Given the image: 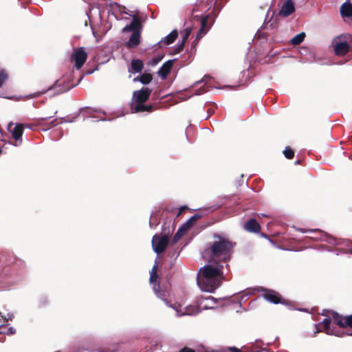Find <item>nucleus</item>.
Listing matches in <instances>:
<instances>
[{
    "label": "nucleus",
    "mask_w": 352,
    "mask_h": 352,
    "mask_svg": "<svg viewBox=\"0 0 352 352\" xmlns=\"http://www.w3.org/2000/svg\"><path fill=\"white\" fill-rule=\"evenodd\" d=\"M123 32H132V34L126 43L128 47L138 46L140 41V21L137 16H133L132 22L122 29Z\"/></svg>",
    "instance_id": "39448f33"
},
{
    "label": "nucleus",
    "mask_w": 352,
    "mask_h": 352,
    "mask_svg": "<svg viewBox=\"0 0 352 352\" xmlns=\"http://www.w3.org/2000/svg\"><path fill=\"white\" fill-rule=\"evenodd\" d=\"M283 154L285 157L287 159H292L294 156V153L292 148L289 147H286L283 151Z\"/></svg>",
    "instance_id": "bb28decb"
},
{
    "label": "nucleus",
    "mask_w": 352,
    "mask_h": 352,
    "mask_svg": "<svg viewBox=\"0 0 352 352\" xmlns=\"http://www.w3.org/2000/svg\"><path fill=\"white\" fill-rule=\"evenodd\" d=\"M340 13L343 17H349L352 16V5L351 3H344L340 8Z\"/></svg>",
    "instance_id": "4be33fe9"
},
{
    "label": "nucleus",
    "mask_w": 352,
    "mask_h": 352,
    "mask_svg": "<svg viewBox=\"0 0 352 352\" xmlns=\"http://www.w3.org/2000/svg\"><path fill=\"white\" fill-rule=\"evenodd\" d=\"M151 94V90L147 87H143L140 90L135 91L133 94L131 112L138 113L151 111L152 106L144 104L148 99Z\"/></svg>",
    "instance_id": "20e7f679"
},
{
    "label": "nucleus",
    "mask_w": 352,
    "mask_h": 352,
    "mask_svg": "<svg viewBox=\"0 0 352 352\" xmlns=\"http://www.w3.org/2000/svg\"><path fill=\"white\" fill-rule=\"evenodd\" d=\"M206 91L202 89H200L199 90H198L197 92H196V95H201V94L204 93Z\"/></svg>",
    "instance_id": "ea45409f"
},
{
    "label": "nucleus",
    "mask_w": 352,
    "mask_h": 352,
    "mask_svg": "<svg viewBox=\"0 0 352 352\" xmlns=\"http://www.w3.org/2000/svg\"><path fill=\"white\" fill-rule=\"evenodd\" d=\"M184 43H183V42L182 41L180 45L175 46V47L174 49V51L175 52V53H179V52H181L184 47Z\"/></svg>",
    "instance_id": "4c0bfd02"
},
{
    "label": "nucleus",
    "mask_w": 352,
    "mask_h": 352,
    "mask_svg": "<svg viewBox=\"0 0 352 352\" xmlns=\"http://www.w3.org/2000/svg\"><path fill=\"white\" fill-rule=\"evenodd\" d=\"M56 121V119H54L50 124H49L48 128L52 127V126H54V122Z\"/></svg>",
    "instance_id": "79ce46f5"
},
{
    "label": "nucleus",
    "mask_w": 352,
    "mask_h": 352,
    "mask_svg": "<svg viewBox=\"0 0 352 352\" xmlns=\"http://www.w3.org/2000/svg\"><path fill=\"white\" fill-rule=\"evenodd\" d=\"M295 11L294 3L292 0L285 1L280 10L279 14L283 16H287Z\"/></svg>",
    "instance_id": "9b49d317"
},
{
    "label": "nucleus",
    "mask_w": 352,
    "mask_h": 352,
    "mask_svg": "<svg viewBox=\"0 0 352 352\" xmlns=\"http://www.w3.org/2000/svg\"><path fill=\"white\" fill-rule=\"evenodd\" d=\"M318 232L320 234V236L316 237V239H320L321 241H325L329 244H332L334 245H340L344 243H348V241H342V242L338 241L336 238L328 235L327 233L322 232L319 230Z\"/></svg>",
    "instance_id": "f8f14e48"
},
{
    "label": "nucleus",
    "mask_w": 352,
    "mask_h": 352,
    "mask_svg": "<svg viewBox=\"0 0 352 352\" xmlns=\"http://www.w3.org/2000/svg\"><path fill=\"white\" fill-rule=\"evenodd\" d=\"M350 253H351V254H352V249L350 250Z\"/></svg>",
    "instance_id": "09e8293b"
},
{
    "label": "nucleus",
    "mask_w": 352,
    "mask_h": 352,
    "mask_svg": "<svg viewBox=\"0 0 352 352\" xmlns=\"http://www.w3.org/2000/svg\"><path fill=\"white\" fill-rule=\"evenodd\" d=\"M82 79V77H81L79 79V80L78 81L76 85L81 81ZM75 86H76V85H75ZM74 87V85L67 86L66 87H61L60 84L58 82V80H56V81H55L54 85L50 86L47 89L43 90V91H38V92H36V93H34L32 95H31V97L32 98L38 97L41 95L44 94L46 92L50 91L52 90H56V94H62V93H63V92H65L66 91L69 90L71 88H72Z\"/></svg>",
    "instance_id": "1a4fd4ad"
},
{
    "label": "nucleus",
    "mask_w": 352,
    "mask_h": 352,
    "mask_svg": "<svg viewBox=\"0 0 352 352\" xmlns=\"http://www.w3.org/2000/svg\"><path fill=\"white\" fill-rule=\"evenodd\" d=\"M87 58V53L83 47L75 49L71 56V59L74 62V66L76 69H80L82 67Z\"/></svg>",
    "instance_id": "0eeeda50"
},
{
    "label": "nucleus",
    "mask_w": 352,
    "mask_h": 352,
    "mask_svg": "<svg viewBox=\"0 0 352 352\" xmlns=\"http://www.w3.org/2000/svg\"><path fill=\"white\" fill-rule=\"evenodd\" d=\"M223 265L211 263L201 267L197 273V283L203 292L212 293L221 285L224 276Z\"/></svg>",
    "instance_id": "f257e3e1"
},
{
    "label": "nucleus",
    "mask_w": 352,
    "mask_h": 352,
    "mask_svg": "<svg viewBox=\"0 0 352 352\" xmlns=\"http://www.w3.org/2000/svg\"><path fill=\"white\" fill-rule=\"evenodd\" d=\"M164 58V56L163 55H157L155 57H154L153 58V65H157L162 60V58Z\"/></svg>",
    "instance_id": "72a5a7b5"
},
{
    "label": "nucleus",
    "mask_w": 352,
    "mask_h": 352,
    "mask_svg": "<svg viewBox=\"0 0 352 352\" xmlns=\"http://www.w3.org/2000/svg\"><path fill=\"white\" fill-rule=\"evenodd\" d=\"M168 243V237L166 235H155L152 239V246L154 252L157 254L163 252Z\"/></svg>",
    "instance_id": "6e6552de"
},
{
    "label": "nucleus",
    "mask_w": 352,
    "mask_h": 352,
    "mask_svg": "<svg viewBox=\"0 0 352 352\" xmlns=\"http://www.w3.org/2000/svg\"><path fill=\"white\" fill-rule=\"evenodd\" d=\"M206 76H204L203 79H201L200 81H197L196 82V84H199V83H201V82H205L206 81Z\"/></svg>",
    "instance_id": "37998d69"
},
{
    "label": "nucleus",
    "mask_w": 352,
    "mask_h": 352,
    "mask_svg": "<svg viewBox=\"0 0 352 352\" xmlns=\"http://www.w3.org/2000/svg\"><path fill=\"white\" fill-rule=\"evenodd\" d=\"M298 231L300 232H302V233H313V232H318V230H305V229H303V228H297L296 229Z\"/></svg>",
    "instance_id": "f704fd0d"
},
{
    "label": "nucleus",
    "mask_w": 352,
    "mask_h": 352,
    "mask_svg": "<svg viewBox=\"0 0 352 352\" xmlns=\"http://www.w3.org/2000/svg\"><path fill=\"white\" fill-rule=\"evenodd\" d=\"M174 60H169L165 62L158 71V74L163 78H166L168 74L170 72L173 65Z\"/></svg>",
    "instance_id": "f3484780"
},
{
    "label": "nucleus",
    "mask_w": 352,
    "mask_h": 352,
    "mask_svg": "<svg viewBox=\"0 0 352 352\" xmlns=\"http://www.w3.org/2000/svg\"><path fill=\"white\" fill-rule=\"evenodd\" d=\"M184 43H183V42L182 41L180 45L175 46V47L174 49V51L175 52V53H179V52H181L184 47Z\"/></svg>",
    "instance_id": "e433bc0d"
},
{
    "label": "nucleus",
    "mask_w": 352,
    "mask_h": 352,
    "mask_svg": "<svg viewBox=\"0 0 352 352\" xmlns=\"http://www.w3.org/2000/svg\"><path fill=\"white\" fill-rule=\"evenodd\" d=\"M0 316L4 318L6 320H12L14 318V314L12 313H8L5 315L2 311H0Z\"/></svg>",
    "instance_id": "c756f323"
},
{
    "label": "nucleus",
    "mask_w": 352,
    "mask_h": 352,
    "mask_svg": "<svg viewBox=\"0 0 352 352\" xmlns=\"http://www.w3.org/2000/svg\"><path fill=\"white\" fill-rule=\"evenodd\" d=\"M184 208H180V211H179V213H177V215H179V214H180V213L182 212V210H183Z\"/></svg>",
    "instance_id": "a18cd8bd"
},
{
    "label": "nucleus",
    "mask_w": 352,
    "mask_h": 352,
    "mask_svg": "<svg viewBox=\"0 0 352 352\" xmlns=\"http://www.w3.org/2000/svg\"><path fill=\"white\" fill-rule=\"evenodd\" d=\"M182 352H195L192 349H184Z\"/></svg>",
    "instance_id": "a19ab883"
},
{
    "label": "nucleus",
    "mask_w": 352,
    "mask_h": 352,
    "mask_svg": "<svg viewBox=\"0 0 352 352\" xmlns=\"http://www.w3.org/2000/svg\"><path fill=\"white\" fill-rule=\"evenodd\" d=\"M3 327V324L0 325V329Z\"/></svg>",
    "instance_id": "de8ad7c7"
},
{
    "label": "nucleus",
    "mask_w": 352,
    "mask_h": 352,
    "mask_svg": "<svg viewBox=\"0 0 352 352\" xmlns=\"http://www.w3.org/2000/svg\"><path fill=\"white\" fill-rule=\"evenodd\" d=\"M94 72V69H93V70H91V69L87 70V71L86 72V74H87V75L91 74Z\"/></svg>",
    "instance_id": "c03bdc74"
},
{
    "label": "nucleus",
    "mask_w": 352,
    "mask_h": 352,
    "mask_svg": "<svg viewBox=\"0 0 352 352\" xmlns=\"http://www.w3.org/2000/svg\"><path fill=\"white\" fill-rule=\"evenodd\" d=\"M208 16L203 17L201 20V28L202 30H206Z\"/></svg>",
    "instance_id": "473e14b6"
},
{
    "label": "nucleus",
    "mask_w": 352,
    "mask_h": 352,
    "mask_svg": "<svg viewBox=\"0 0 352 352\" xmlns=\"http://www.w3.org/2000/svg\"><path fill=\"white\" fill-rule=\"evenodd\" d=\"M16 332V330L14 327H9L8 329H7V331L6 332H4L5 333L8 334V335H12V334H14Z\"/></svg>",
    "instance_id": "58836bf2"
},
{
    "label": "nucleus",
    "mask_w": 352,
    "mask_h": 352,
    "mask_svg": "<svg viewBox=\"0 0 352 352\" xmlns=\"http://www.w3.org/2000/svg\"><path fill=\"white\" fill-rule=\"evenodd\" d=\"M8 78V74L6 73L5 71H1L0 72V87L3 85L4 82Z\"/></svg>",
    "instance_id": "c85d7f7f"
},
{
    "label": "nucleus",
    "mask_w": 352,
    "mask_h": 352,
    "mask_svg": "<svg viewBox=\"0 0 352 352\" xmlns=\"http://www.w3.org/2000/svg\"><path fill=\"white\" fill-rule=\"evenodd\" d=\"M305 37V34L304 32H301L297 35H296L291 40V43L293 45H299L301 43Z\"/></svg>",
    "instance_id": "b1692460"
},
{
    "label": "nucleus",
    "mask_w": 352,
    "mask_h": 352,
    "mask_svg": "<svg viewBox=\"0 0 352 352\" xmlns=\"http://www.w3.org/2000/svg\"><path fill=\"white\" fill-rule=\"evenodd\" d=\"M199 218H200V215L195 214L192 217H191L182 227L179 229L182 230V232L186 233V231L190 228L192 223Z\"/></svg>",
    "instance_id": "412c9836"
},
{
    "label": "nucleus",
    "mask_w": 352,
    "mask_h": 352,
    "mask_svg": "<svg viewBox=\"0 0 352 352\" xmlns=\"http://www.w3.org/2000/svg\"><path fill=\"white\" fill-rule=\"evenodd\" d=\"M331 318H327L323 320L322 322V324L324 327L323 331H324L328 335H333L336 336H342L346 333L341 332L340 331H338L335 329L333 327H331V323H335L338 325L340 327H352V315L348 316L345 317H342L338 314L331 311ZM330 317V315L329 316ZM322 331L321 329H318L316 332ZM347 335L352 336V332L350 333H347Z\"/></svg>",
    "instance_id": "7ed1b4c3"
},
{
    "label": "nucleus",
    "mask_w": 352,
    "mask_h": 352,
    "mask_svg": "<svg viewBox=\"0 0 352 352\" xmlns=\"http://www.w3.org/2000/svg\"><path fill=\"white\" fill-rule=\"evenodd\" d=\"M8 130L11 133L12 138L14 139L15 142L14 145L15 146H19L21 143V137L23 135V127L22 124H15L14 123H10L8 125Z\"/></svg>",
    "instance_id": "9d476101"
},
{
    "label": "nucleus",
    "mask_w": 352,
    "mask_h": 352,
    "mask_svg": "<svg viewBox=\"0 0 352 352\" xmlns=\"http://www.w3.org/2000/svg\"><path fill=\"white\" fill-rule=\"evenodd\" d=\"M152 80V76L149 74H144L140 77L134 78V81L139 80L144 85L148 84Z\"/></svg>",
    "instance_id": "5701e85b"
},
{
    "label": "nucleus",
    "mask_w": 352,
    "mask_h": 352,
    "mask_svg": "<svg viewBox=\"0 0 352 352\" xmlns=\"http://www.w3.org/2000/svg\"><path fill=\"white\" fill-rule=\"evenodd\" d=\"M142 68L143 63L140 60H133L131 61V67L129 69V72L131 73H138L141 72Z\"/></svg>",
    "instance_id": "aec40b11"
},
{
    "label": "nucleus",
    "mask_w": 352,
    "mask_h": 352,
    "mask_svg": "<svg viewBox=\"0 0 352 352\" xmlns=\"http://www.w3.org/2000/svg\"><path fill=\"white\" fill-rule=\"evenodd\" d=\"M263 297L266 300L274 304L281 302L280 294L273 290L265 289Z\"/></svg>",
    "instance_id": "ddd939ff"
},
{
    "label": "nucleus",
    "mask_w": 352,
    "mask_h": 352,
    "mask_svg": "<svg viewBox=\"0 0 352 352\" xmlns=\"http://www.w3.org/2000/svg\"><path fill=\"white\" fill-rule=\"evenodd\" d=\"M207 30H202L201 28L197 34V38L199 39L206 33Z\"/></svg>",
    "instance_id": "c9c22d12"
},
{
    "label": "nucleus",
    "mask_w": 352,
    "mask_h": 352,
    "mask_svg": "<svg viewBox=\"0 0 352 352\" xmlns=\"http://www.w3.org/2000/svg\"><path fill=\"white\" fill-rule=\"evenodd\" d=\"M208 16L203 17L201 20V28L202 30H206Z\"/></svg>",
    "instance_id": "2f4dec72"
},
{
    "label": "nucleus",
    "mask_w": 352,
    "mask_h": 352,
    "mask_svg": "<svg viewBox=\"0 0 352 352\" xmlns=\"http://www.w3.org/2000/svg\"><path fill=\"white\" fill-rule=\"evenodd\" d=\"M190 33H191L190 28H186L184 30V33H183V40H182L183 43H185L186 41L188 39Z\"/></svg>",
    "instance_id": "7c9ffc66"
},
{
    "label": "nucleus",
    "mask_w": 352,
    "mask_h": 352,
    "mask_svg": "<svg viewBox=\"0 0 352 352\" xmlns=\"http://www.w3.org/2000/svg\"><path fill=\"white\" fill-rule=\"evenodd\" d=\"M213 239L214 241L210 246L212 257L221 261L229 260L235 243L218 234H214Z\"/></svg>",
    "instance_id": "f03ea898"
},
{
    "label": "nucleus",
    "mask_w": 352,
    "mask_h": 352,
    "mask_svg": "<svg viewBox=\"0 0 352 352\" xmlns=\"http://www.w3.org/2000/svg\"><path fill=\"white\" fill-rule=\"evenodd\" d=\"M262 236H263V237H265V238H266V239H268V237H267V235H265V234H262Z\"/></svg>",
    "instance_id": "49530a36"
},
{
    "label": "nucleus",
    "mask_w": 352,
    "mask_h": 352,
    "mask_svg": "<svg viewBox=\"0 0 352 352\" xmlns=\"http://www.w3.org/2000/svg\"><path fill=\"white\" fill-rule=\"evenodd\" d=\"M184 234V232H182V230L178 229L177 232L175 233L173 237V243H177Z\"/></svg>",
    "instance_id": "cd10ccee"
},
{
    "label": "nucleus",
    "mask_w": 352,
    "mask_h": 352,
    "mask_svg": "<svg viewBox=\"0 0 352 352\" xmlns=\"http://www.w3.org/2000/svg\"><path fill=\"white\" fill-rule=\"evenodd\" d=\"M55 352H60V351H55Z\"/></svg>",
    "instance_id": "8fccbe9b"
},
{
    "label": "nucleus",
    "mask_w": 352,
    "mask_h": 352,
    "mask_svg": "<svg viewBox=\"0 0 352 352\" xmlns=\"http://www.w3.org/2000/svg\"><path fill=\"white\" fill-rule=\"evenodd\" d=\"M244 229L250 232L257 233L260 231V225L254 219H252L244 224Z\"/></svg>",
    "instance_id": "a211bd4d"
},
{
    "label": "nucleus",
    "mask_w": 352,
    "mask_h": 352,
    "mask_svg": "<svg viewBox=\"0 0 352 352\" xmlns=\"http://www.w3.org/2000/svg\"><path fill=\"white\" fill-rule=\"evenodd\" d=\"M157 214H153L151 215L150 221H149V226L151 228H153L159 223L158 219H157Z\"/></svg>",
    "instance_id": "a878e982"
},
{
    "label": "nucleus",
    "mask_w": 352,
    "mask_h": 352,
    "mask_svg": "<svg viewBox=\"0 0 352 352\" xmlns=\"http://www.w3.org/2000/svg\"><path fill=\"white\" fill-rule=\"evenodd\" d=\"M172 308L175 311L177 316H195L201 312L199 305H188L183 307L179 304L175 303L173 305Z\"/></svg>",
    "instance_id": "423d86ee"
},
{
    "label": "nucleus",
    "mask_w": 352,
    "mask_h": 352,
    "mask_svg": "<svg viewBox=\"0 0 352 352\" xmlns=\"http://www.w3.org/2000/svg\"><path fill=\"white\" fill-rule=\"evenodd\" d=\"M157 267L156 265H153L150 272V282L151 283H155L157 278Z\"/></svg>",
    "instance_id": "393cba45"
},
{
    "label": "nucleus",
    "mask_w": 352,
    "mask_h": 352,
    "mask_svg": "<svg viewBox=\"0 0 352 352\" xmlns=\"http://www.w3.org/2000/svg\"><path fill=\"white\" fill-rule=\"evenodd\" d=\"M216 303V300L213 297H208L199 301V305L200 311L210 309L214 307V305Z\"/></svg>",
    "instance_id": "dca6fc26"
},
{
    "label": "nucleus",
    "mask_w": 352,
    "mask_h": 352,
    "mask_svg": "<svg viewBox=\"0 0 352 352\" xmlns=\"http://www.w3.org/2000/svg\"><path fill=\"white\" fill-rule=\"evenodd\" d=\"M349 45L346 42L337 43L334 46V50L336 55L343 56L349 51Z\"/></svg>",
    "instance_id": "6ab92c4d"
},
{
    "label": "nucleus",
    "mask_w": 352,
    "mask_h": 352,
    "mask_svg": "<svg viewBox=\"0 0 352 352\" xmlns=\"http://www.w3.org/2000/svg\"><path fill=\"white\" fill-rule=\"evenodd\" d=\"M178 33L177 30H173L169 34L164 37L162 40H160L157 45L160 47L168 45L173 43L176 38L177 37Z\"/></svg>",
    "instance_id": "4468645a"
},
{
    "label": "nucleus",
    "mask_w": 352,
    "mask_h": 352,
    "mask_svg": "<svg viewBox=\"0 0 352 352\" xmlns=\"http://www.w3.org/2000/svg\"><path fill=\"white\" fill-rule=\"evenodd\" d=\"M153 291L155 295L162 300L165 304L170 307H172L173 305H170L167 299L166 298L167 292L165 289H163L160 285H157L155 283L153 286Z\"/></svg>",
    "instance_id": "2eb2a0df"
}]
</instances>
